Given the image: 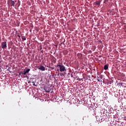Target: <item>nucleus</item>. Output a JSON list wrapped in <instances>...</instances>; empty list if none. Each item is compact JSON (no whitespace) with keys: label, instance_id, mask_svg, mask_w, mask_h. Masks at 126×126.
<instances>
[{"label":"nucleus","instance_id":"f257e3e1","mask_svg":"<svg viewBox=\"0 0 126 126\" xmlns=\"http://www.w3.org/2000/svg\"><path fill=\"white\" fill-rule=\"evenodd\" d=\"M57 67H60V71L61 72H63V71H66V69H65V67L64 65H57Z\"/></svg>","mask_w":126,"mask_h":126},{"label":"nucleus","instance_id":"f03ea898","mask_svg":"<svg viewBox=\"0 0 126 126\" xmlns=\"http://www.w3.org/2000/svg\"><path fill=\"white\" fill-rule=\"evenodd\" d=\"M1 47L2 49H6L7 48V45L6 41H4L1 43Z\"/></svg>","mask_w":126,"mask_h":126},{"label":"nucleus","instance_id":"7ed1b4c3","mask_svg":"<svg viewBox=\"0 0 126 126\" xmlns=\"http://www.w3.org/2000/svg\"><path fill=\"white\" fill-rule=\"evenodd\" d=\"M8 4H9L10 6H14V4H15V2H14V1L12 0H8Z\"/></svg>","mask_w":126,"mask_h":126},{"label":"nucleus","instance_id":"20e7f679","mask_svg":"<svg viewBox=\"0 0 126 126\" xmlns=\"http://www.w3.org/2000/svg\"><path fill=\"white\" fill-rule=\"evenodd\" d=\"M38 69L42 70V71H45L46 70V68L44 66H40Z\"/></svg>","mask_w":126,"mask_h":126},{"label":"nucleus","instance_id":"39448f33","mask_svg":"<svg viewBox=\"0 0 126 126\" xmlns=\"http://www.w3.org/2000/svg\"><path fill=\"white\" fill-rule=\"evenodd\" d=\"M94 5H100L101 4V1H96L94 2Z\"/></svg>","mask_w":126,"mask_h":126},{"label":"nucleus","instance_id":"423d86ee","mask_svg":"<svg viewBox=\"0 0 126 126\" xmlns=\"http://www.w3.org/2000/svg\"><path fill=\"white\" fill-rule=\"evenodd\" d=\"M108 68H109V65L108 64L104 65V69L105 70H107V69H108Z\"/></svg>","mask_w":126,"mask_h":126},{"label":"nucleus","instance_id":"0eeeda50","mask_svg":"<svg viewBox=\"0 0 126 126\" xmlns=\"http://www.w3.org/2000/svg\"><path fill=\"white\" fill-rule=\"evenodd\" d=\"M22 40H23V41H25V40H26V36L23 35L22 36Z\"/></svg>","mask_w":126,"mask_h":126},{"label":"nucleus","instance_id":"6e6552de","mask_svg":"<svg viewBox=\"0 0 126 126\" xmlns=\"http://www.w3.org/2000/svg\"><path fill=\"white\" fill-rule=\"evenodd\" d=\"M26 73H27L25 70H24L23 72H21V74H23L24 75H26Z\"/></svg>","mask_w":126,"mask_h":126},{"label":"nucleus","instance_id":"1a4fd4ad","mask_svg":"<svg viewBox=\"0 0 126 126\" xmlns=\"http://www.w3.org/2000/svg\"><path fill=\"white\" fill-rule=\"evenodd\" d=\"M25 71H26V72L27 73H28L29 72V71H30V68H28L27 69V70H25Z\"/></svg>","mask_w":126,"mask_h":126},{"label":"nucleus","instance_id":"9d476101","mask_svg":"<svg viewBox=\"0 0 126 126\" xmlns=\"http://www.w3.org/2000/svg\"><path fill=\"white\" fill-rule=\"evenodd\" d=\"M97 78V81L98 82H102V80H100V77H98Z\"/></svg>","mask_w":126,"mask_h":126},{"label":"nucleus","instance_id":"9b49d317","mask_svg":"<svg viewBox=\"0 0 126 126\" xmlns=\"http://www.w3.org/2000/svg\"><path fill=\"white\" fill-rule=\"evenodd\" d=\"M98 58H102V56H98Z\"/></svg>","mask_w":126,"mask_h":126},{"label":"nucleus","instance_id":"f8f14e48","mask_svg":"<svg viewBox=\"0 0 126 126\" xmlns=\"http://www.w3.org/2000/svg\"><path fill=\"white\" fill-rule=\"evenodd\" d=\"M18 37H19V38H20V35H18Z\"/></svg>","mask_w":126,"mask_h":126},{"label":"nucleus","instance_id":"ddd939ff","mask_svg":"<svg viewBox=\"0 0 126 126\" xmlns=\"http://www.w3.org/2000/svg\"><path fill=\"white\" fill-rule=\"evenodd\" d=\"M20 75H21V72L19 73Z\"/></svg>","mask_w":126,"mask_h":126},{"label":"nucleus","instance_id":"4468645a","mask_svg":"<svg viewBox=\"0 0 126 126\" xmlns=\"http://www.w3.org/2000/svg\"><path fill=\"white\" fill-rule=\"evenodd\" d=\"M77 80H79V78H78L77 79Z\"/></svg>","mask_w":126,"mask_h":126},{"label":"nucleus","instance_id":"2eb2a0df","mask_svg":"<svg viewBox=\"0 0 126 126\" xmlns=\"http://www.w3.org/2000/svg\"><path fill=\"white\" fill-rule=\"evenodd\" d=\"M101 61H102V59H101L100 60H99V62H101Z\"/></svg>","mask_w":126,"mask_h":126},{"label":"nucleus","instance_id":"dca6fc26","mask_svg":"<svg viewBox=\"0 0 126 126\" xmlns=\"http://www.w3.org/2000/svg\"><path fill=\"white\" fill-rule=\"evenodd\" d=\"M98 74H99V73H97Z\"/></svg>","mask_w":126,"mask_h":126}]
</instances>
